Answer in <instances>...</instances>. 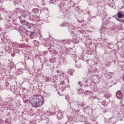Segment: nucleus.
I'll return each mask as SVG.
<instances>
[{
    "mask_svg": "<svg viewBox=\"0 0 124 124\" xmlns=\"http://www.w3.org/2000/svg\"><path fill=\"white\" fill-rule=\"evenodd\" d=\"M30 102L33 107H40L44 103V97L41 95H33L30 98Z\"/></svg>",
    "mask_w": 124,
    "mask_h": 124,
    "instance_id": "f257e3e1",
    "label": "nucleus"
},
{
    "mask_svg": "<svg viewBox=\"0 0 124 124\" xmlns=\"http://www.w3.org/2000/svg\"><path fill=\"white\" fill-rule=\"evenodd\" d=\"M23 14L24 19H27V20L31 19V13L30 12L26 11L24 12Z\"/></svg>",
    "mask_w": 124,
    "mask_h": 124,
    "instance_id": "f03ea898",
    "label": "nucleus"
},
{
    "mask_svg": "<svg viewBox=\"0 0 124 124\" xmlns=\"http://www.w3.org/2000/svg\"><path fill=\"white\" fill-rule=\"evenodd\" d=\"M117 16L118 17V21H119L120 22H124V20L123 19V18H124V14H122L121 12H118L117 14Z\"/></svg>",
    "mask_w": 124,
    "mask_h": 124,
    "instance_id": "7ed1b4c3",
    "label": "nucleus"
},
{
    "mask_svg": "<svg viewBox=\"0 0 124 124\" xmlns=\"http://www.w3.org/2000/svg\"><path fill=\"white\" fill-rule=\"evenodd\" d=\"M24 18V16H21L19 17L20 22L21 24H22V25H28V24H29V23H28V22L26 21L25 20V18Z\"/></svg>",
    "mask_w": 124,
    "mask_h": 124,
    "instance_id": "20e7f679",
    "label": "nucleus"
},
{
    "mask_svg": "<svg viewBox=\"0 0 124 124\" xmlns=\"http://www.w3.org/2000/svg\"><path fill=\"white\" fill-rule=\"evenodd\" d=\"M122 92L121 91H118L117 93H116V96L117 97H118V98H119V97H121V96H122Z\"/></svg>",
    "mask_w": 124,
    "mask_h": 124,
    "instance_id": "39448f33",
    "label": "nucleus"
},
{
    "mask_svg": "<svg viewBox=\"0 0 124 124\" xmlns=\"http://www.w3.org/2000/svg\"><path fill=\"white\" fill-rule=\"evenodd\" d=\"M29 29H31V26H30L29 27Z\"/></svg>",
    "mask_w": 124,
    "mask_h": 124,
    "instance_id": "423d86ee",
    "label": "nucleus"
}]
</instances>
